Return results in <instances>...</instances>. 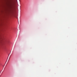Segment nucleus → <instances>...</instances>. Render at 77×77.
Segmentation results:
<instances>
[{
	"instance_id": "obj_1",
	"label": "nucleus",
	"mask_w": 77,
	"mask_h": 77,
	"mask_svg": "<svg viewBox=\"0 0 77 77\" xmlns=\"http://www.w3.org/2000/svg\"><path fill=\"white\" fill-rule=\"evenodd\" d=\"M17 0H10L9 2V8L11 12H12V11L14 9Z\"/></svg>"
}]
</instances>
